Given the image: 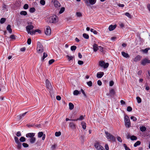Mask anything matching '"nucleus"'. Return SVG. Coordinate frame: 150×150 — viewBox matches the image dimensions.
Returning a JSON list of instances; mask_svg holds the SVG:
<instances>
[{
    "label": "nucleus",
    "mask_w": 150,
    "mask_h": 150,
    "mask_svg": "<svg viewBox=\"0 0 150 150\" xmlns=\"http://www.w3.org/2000/svg\"><path fill=\"white\" fill-rule=\"evenodd\" d=\"M47 21L50 23H56L58 22V17L56 15H54L47 18Z\"/></svg>",
    "instance_id": "1"
},
{
    "label": "nucleus",
    "mask_w": 150,
    "mask_h": 150,
    "mask_svg": "<svg viewBox=\"0 0 150 150\" xmlns=\"http://www.w3.org/2000/svg\"><path fill=\"white\" fill-rule=\"evenodd\" d=\"M45 85L47 90L49 91L50 94H52L54 93L53 90L51 83L48 79H46L45 82Z\"/></svg>",
    "instance_id": "2"
},
{
    "label": "nucleus",
    "mask_w": 150,
    "mask_h": 150,
    "mask_svg": "<svg viewBox=\"0 0 150 150\" xmlns=\"http://www.w3.org/2000/svg\"><path fill=\"white\" fill-rule=\"evenodd\" d=\"M105 133L106 136V137L109 141L113 142L116 141L115 138L113 135L106 131H105Z\"/></svg>",
    "instance_id": "3"
},
{
    "label": "nucleus",
    "mask_w": 150,
    "mask_h": 150,
    "mask_svg": "<svg viewBox=\"0 0 150 150\" xmlns=\"http://www.w3.org/2000/svg\"><path fill=\"white\" fill-rule=\"evenodd\" d=\"M37 50L38 53H41L43 52V46L42 44L39 42L37 43Z\"/></svg>",
    "instance_id": "4"
},
{
    "label": "nucleus",
    "mask_w": 150,
    "mask_h": 150,
    "mask_svg": "<svg viewBox=\"0 0 150 150\" xmlns=\"http://www.w3.org/2000/svg\"><path fill=\"white\" fill-rule=\"evenodd\" d=\"M124 121L126 127H129L130 126V122L129 117L127 115L125 116Z\"/></svg>",
    "instance_id": "5"
},
{
    "label": "nucleus",
    "mask_w": 150,
    "mask_h": 150,
    "mask_svg": "<svg viewBox=\"0 0 150 150\" xmlns=\"http://www.w3.org/2000/svg\"><path fill=\"white\" fill-rule=\"evenodd\" d=\"M94 146L97 150H105L104 148L100 145L98 142H97L95 143Z\"/></svg>",
    "instance_id": "6"
},
{
    "label": "nucleus",
    "mask_w": 150,
    "mask_h": 150,
    "mask_svg": "<svg viewBox=\"0 0 150 150\" xmlns=\"http://www.w3.org/2000/svg\"><path fill=\"white\" fill-rule=\"evenodd\" d=\"M84 1L87 6H89L90 4L93 5L95 4L96 0H84Z\"/></svg>",
    "instance_id": "7"
},
{
    "label": "nucleus",
    "mask_w": 150,
    "mask_h": 150,
    "mask_svg": "<svg viewBox=\"0 0 150 150\" xmlns=\"http://www.w3.org/2000/svg\"><path fill=\"white\" fill-rule=\"evenodd\" d=\"M99 65L100 67L105 69L108 67L109 66V64L108 63H105L104 61H101L99 62Z\"/></svg>",
    "instance_id": "8"
},
{
    "label": "nucleus",
    "mask_w": 150,
    "mask_h": 150,
    "mask_svg": "<svg viewBox=\"0 0 150 150\" xmlns=\"http://www.w3.org/2000/svg\"><path fill=\"white\" fill-rule=\"evenodd\" d=\"M34 28V26L31 25H29L26 27V30L27 33H28Z\"/></svg>",
    "instance_id": "9"
},
{
    "label": "nucleus",
    "mask_w": 150,
    "mask_h": 150,
    "mask_svg": "<svg viewBox=\"0 0 150 150\" xmlns=\"http://www.w3.org/2000/svg\"><path fill=\"white\" fill-rule=\"evenodd\" d=\"M53 4L55 7L57 8H58L61 6L60 4L57 0H54L53 1Z\"/></svg>",
    "instance_id": "10"
},
{
    "label": "nucleus",
    "mask_w": 150,
    "mask_h": 150,
    "mask_svg": "<svg viewBox=\"0 0 150 150\" xmlns=\"http://www.w3.org/2000/svg\"><path fill=\"white\" fill-rule=\"evenodd\" d=\"M45 33L47 35H49L51 33V29L50 26L47 27L46 30H45Z\"/></svg>",
    "instance_id": "11"
},
{
    "label": "nucleus",
    "mask_w": 150,
    "mask_h": 150,
    "mask_svg": "<svg viewBox=\"0 0 150 150\" xmlns=\"http://www.w3.org/2000/svg\"><path fill=\"white\" fill-rule=\"evenodd\" d=\"M147 63H150V60L146 59H145L142 61L141 64L143 65H145Z\"/></svg>",
    "instance_id": "12"
},
{
    "label": "nucleus",
    "mask_w": 150,
    "mask_h": 150,
    "mask_svg": "<svg viewBox=\"0 0 150 150\" xmlns=\"http://www.w3.org/2000/svg\"><path fill=\"white\" fill-rule=\"evenodd\" d=\"M35 135V133H30L27 134L26 135V136L27 137L32 138L34 137Z\"/></svg>",
    "instance_id": "13"
},
{
    "label": "nucleus",
    "mask_w": 150,
    "mask_h": 150,
    "mask_svg": "<svg viewBox=\"0 0 150 150\" xmlns=\"http://www.w3.org/2000/svg\"><path fill=\"white\" fill-rule=\"evenodd\" d=\"M104 74L103 72H98L97 74V77L98 78H100L103 76Z\"/></svg>",
    "instance_id": "14"
},
{
    "label": "nucleus",
    "mask_w": 150,
    "mask_h": 150,
    "mask_svg": "<svg viewBox=\"0 0 150 150\" xmlns=\"http://www.w3.org/2000/svg\"><path fill=\"white\" fill-rule=\"evenodd\" d=\"M70 127L72 129H76V125L73 122H70L69 124Z\"/></svg>",
    "instance_id": "15"
},
{
    "label": "nucleus",
    "mask_w": 150,
    "mask_h": 150,
    "mask_svg": "<svg viewBox=\"0 0 150 150\" xmlns=\"http://www.w3.org/2000/svg\"><path fill=\"white\" fill-rule=\"evenodd\" d=\"M121 53L122 56L125 58H128L129 57V56L128 53H125L124 52H122Z\"/></svg>",
    "instance_id": "16"
},
{
    "label": "nucleus",
    "mask_w": 150,
    "mask_h": 150,
    "mask_svg": "<svg viewBox=\"0 0 150 150\" xmlns=\"http://www.w3.org/2000/svg\"><path fill=\"white\" fill-rule=\"evenodd\" d=\"M7 30L10 33H11L12 32V30L11 28V26L10 25H8L6 27Z\"/></svg>",
    "instance_id": "17"
},
{
    "label": "nucleus",
    "mask_w": 150,
    "mask_h": 150,
    "mask_svg": "<svg viewBox=\"0 0 150 150\" xmlns=\"http://www.w3.org/2000/svg\"><path fill=\"white\" fill-rule=\"evenodd\" d=\"M35 140L36 138L34 137H32L29 139L30 142L32 144L34 143L35 141Z\"/></svg>",
    "instance_id": "18"
},
{
    "label": "nucleus",
    "mask_w": 150,
    "mask_h": 150,
    "mask_svg": "<svg viewBox=\"0 0 150 150\" xmlns=\"http://www.w3.org/2000/svg\"><path fill=\"white\" fill-rule=\"evenodd\" d=\"M93 51L95 52H96L98 50V45L96 44H94L93 45Z\"/></svg>",
    "instance_id": "19"
},
{
    "label": "nucleus",
    "mask_w": 150,
    "mask_h": 150,
    "mask_svg": "<svg viewBox=\"0 0 150 150\" xmlns=\"http://www.w3.org/2000/svg\"><path fill=\"white\" fill-rule=\"evenodd\" d=\"M116 26L115 25H111L109 26V30L110 31H112L114 30L116 28Z\"/></svg>",
    "instance_id": "20"
},
{
    "label": "nucleus",
    "mask_w": 150,
    "mask_h": 150,
    "mask_svg": "<svg viewBox=\"0 0 150 150\" xmlns=\"http://www.w3.org/2000/svg\"><path fill=\"white\" fill-rule=\"evenodd\" d=\"M141 59V57L140 55L137 56L134 59V61L135 62H137V61L140 60Z\"/></svg>",
    "instance_id": "21"
},
{
    "label": "nucleus",
    "mask_w": 150,
    "mask_h": 150,
    "mask_svg": "<svg viewBox=\"0 0 150 150\" xmlns=\"http://www.w3.org/2000/svg\"><path fill=\"white\" fill-rule=\"evenodd\" d=\"M69 109L70 110H72L74 108V105L73 103H69Z\"/></svg>",
    "instance_id": "22"
},
{
    "label": "nucleus",
    "mask_w": 150,
    "mask_h": 150,
    "mask_svg": "<svg viewBox=\"0 0 150 150\" xmlns=\"http://www.w3.org/2000/svg\"><path fill=\"white\" fill-rule=\"evenodd\" d=\"M150 48H146L144 50H142V51L145 54H146L148 52V51L149 50Z\"/></svg>",
    "instance_id": "23"
},
{
    "label": "nucleus",
    "mask_w": 150,
    "mask_h": 150,
    "mask_svg": "<svg viewBox=\"0 0 150 150\" xmlns=\"http://www.w3.org/2000/svg\"><path fill=\"white\" fill-rule=\"evenodd\" d=\"M141 142L140 141H137L134 144V146L136 147L138 145H140L141 144Z\"/></svg>",
    "instance_id": "24"
},
{
    "label": "nucleus",
    "mask_w": 150,
    "mask_h": 150,
    "mask_svg": "<svg viewBox=\"0 0 150 150\" xmlns=\"http://www.w3.org/2000/svg\"><path fill=\"white\" fill-rule=\"evenodd\" d=\"M81 125L82 126V128L84 129H86V127L85 123L84 122H82L81 123Z\"/></svg>",
    "instance_id": "25"
},
{
    "label": "nucleus",
    "mask_w": 150,
    "mask_h": 150,
    "mask_svg": "<svg viewBox=\"0 0 150 150\" xmlns=\"http://www.w3.org/2000/svg\"><path fill=\"white\" fill-rule=\"evenodd\" d=\"M140 130L142 132H145L146 130V128L145 127L142 126L140 127Z\"/></svg>",
    "instance_id": "26"
},
{
    "label": "nucleus",
    "mask_w": 150,
    "mask_h": 150,
    "mask_svg": "<svg viewBox=\"0 0 150 150\" xmlns=\"http://www.w3.org/2000/svg\"><path fill=\"white\" fill-rule=\"evenodd\" d=\"M83 36L84 38L86 39H88L89 38L88 35L86 33H83Z\"/></svg>",
    "instance_id": "27"
},
{
    "label": "nucleus",
    "mask_w": 150,
    "mask_h": 150,
    "mask_svg": "<svg viewBox=\"0 0 150 150\" xmlns=\"http://www.w3.org/2000/svg\"><path fill=\"white\" fill-rule=\"evenodd\" d=\"M35 9L34 7L31 8L29 10V11L31 13H33L35 12Z\"/></svg>",
    "instance_id": "28"
},
{
    "label": "nucleus",
    "mask_w": 150,
    "mask_h": 150,
    "mask_svg": "<svg viewBox=\"0 0 150 150\" xmlns=\"http://www.w3.org/2000/svg\"><path fill=\"white\" fill-rule=\"evenodd\" d=\"M20 141L21 142H23L25 141V138L23 137H21L20 139Z\"/></svg>",
    "instance_id": "29"
},
{
    "label": "nucleus",
    "mask_w": 150,
    "mask_h": 150,
    "mask_svg": "<svg viewBox=\"0 0 150 150\" xmlns=\"http://www.w3.org/2000/svg\"><path fill=\"white\" fill-rule=\"evenodd\" d=\"M137 139V138L136 136L134 135H132L131 136V139L132 140H136Z\"/></svg>",
    "instance_id": "30"
},
{
    "label": "nucleus",
    "mask_w": 150,
    "mask_h": 150,
    "mask_svg": "<svg viewBox=\"0 0 150 150\" xmlns=\"http://www.w3.org/2000/svg\"><path fill=\"white\" fill-rule=\"evenodd\" d=\"M17 145V148L18 149H21V143L19 142L18 143H16Z\"/></svg>",
    "instance_id": "31"
},
{
    "label": "nucleus",
    "mask_w": 150,
    "mask_h": 150,
    "mask_svg": "<svg viewBox=\"0 0 150 150\" xmlns=\"http://www.w3.org/2000/svg\"><path fill=\"white\" fill-rule=\"evenodd\" d=\"M6 19L4 18H2L0 20V23L1 24L4 23L6 21Z\"/></svg>",
    "instance_id": "32"
},
{
    "label": "nucleus",
    "mask_w": 150,
    "mask_h": 150,
    "mask_svg": "<svg viewBox=\"0 0 150 150\" xmlns=\"http://www.w3.org/2000/svg\"><path fill=\"white\" fill-rule=\"evenodd\" d=\"M27 112H25L22 114H20L19 115V119L20 120L21 119L22 117H24L25 115V114H26Z\"/></svg>",
    "instance_id": "33"
},
{
    "label": "nucleus",
    "mask_w": 150,
    "mask_h": 150,
    "mask_svg": "<svg viewBox=\"0 0 150 150\" xmlns=\"http://www.w3.org/2000/svg\"><path fill=\"white\" fill-rule=\"evenodd\" d=\"M20 13L21 15L25 16L27 14V12L25 11H22Z\"/></svg>",
    "instance_id": "34"
},
{
    "label": "nucleus",
    "mask_w": 150,
    "mask_h": 150,
    "mask_svg": "<svg viewBox=\"0 0 150 150\" xmlns=\"http://www.w3.org/2000/svg\"><path fill=\"white\" fill-rule=\"evenodd\" d=\"M65 11V8L64 7H62L60 9V10L59 12V14L62 13Z\"/></svg>",
    "instance_id": "35"
},
{
    "label": "nucleus",
    "mask_w": 150,
    "mask_h": 150,
    "mask_svg": "<svg viewBox=\"0 0 150 150\" xmlns=\"http://www.w3.org/2000/svg\"><path fill=\"white\" fill-rule=\"evenodd\" d=\"M76 49V47L75 46H72L71 47V51H75Z\"/></svg>",
    "instance_id": "36"
},
{
    "label": "nucleus",
    "mask_w": 150,
    "mask_h": 150,
    "mask_svg": "<svg viewBox=\"0 0 150 150\" xmlns=\"http://www.w3.org/2000/svg\"><path fill=\"white\" fill-rule=\"evenodd\" d=\"M87 84L89 87H91L92 85V83L91 81H89L87 82Z\"/></svg>",
    "instance_id": "37"
},
{
    "label": "nucleus",
    "mask_w": 150,
    "mask_h": 150,
    "mask_svg": "<svg viewBox=\"0 0 150 150\" xmlns=\"http://www.w3.org/2000/svg\"><path fill=\"white\" fill-rule=\"evenodd\" d=\"M43 133L42 132H40L38 134V136L39 137H41L43 135Z\"/></svg>",
    "instance_id": "38"
},
{
    "label": "nucleus",
    "mask_w": 150,
    "mask_h": 150,
    "mask_svg": "<svg viewBox=\"0 0 150 150\" xmlns=\"http://www.w3.org/2000/svg\"><path fill=\"white\" fill-rule=\"evenodd\" d=\"M67 58L68 59L69 61H70L71 60H72L73 58V56H70L68 55L67 56Z\"/></svg>",
    "instance_id": "39"
},
{
    "label": "nucleus",
    "mask_w": 150,
    "mask_h": 150,
    "mask_svg": "<svg viewBox=\"0 0 150 150\" xmlns=\"http://www.w3.org/2000/svg\"><path fill=\"white\" fill-rule=\"evenodd\" d=\"M125 15L130 18H132L131 15L128 12L126 13L125 14Z\"/></svg>",
    "instance_id": "40"
},
{
    "label": "nucleus",
    "mask_w": 150,
    "mask_h": 150,
    "mask_svg": "<svg viewBox=\"0 0 150 150\" xmlns=\"http://www.w3.org/2000/svg\"><path fill=\"white\" fill-rule=\"evenodd\" d=\"M47 54L45 53H44L43 56L42 58V60H43L45 58L47 57Z\"/></svg>",
    "instance_id": "41"
},
{
    "label": "nucleus",
    "mask_w": 150,
    "mask_h": 150,
    "mask_svg": "<svg viewBox=\"0 0 150 150\" xmlns=\"http://www.w3.org/2000/svg\"><path fill=\"white\" fill-rule=\"evenodd\" d=\"M137 100V102L138 103H140L142 102L141 98L139 97H137L136 98Z\"/></svg>",
    "instance_id": "42"
},
{
    "label": "nucleus",
    "mask_w": 150,
    "mask_h": 150,
    "mask_svg": "<svg viewBox=\"0 0 150 150\" xmlns=\"http://www.w3.org/2000/svg\"><path fill=\"white\" fill-rule=\"evenodd\" d=\"M61 135V132H56L55 133V135L56 137H59Z\"/></svg>",
    "instance_id": "43"
},
{
    "label": "nucleus",
    "mask_w": 150,
    "mask_h": 150,
    "mask_svg": "<svg viewBox=\"0 0 150 150\" xmlns=\"http://www.w3.org/2000/svg\"><path fill=\"white\" fill-rule=\"evenodd\" d=\"M57 147V145L56 144H54L51 147V149L52 150H54L55 149L56 147Z\"/></svg>",
    "instance_id": "44"
},
{
    "label": "nucleus",
    "mask_w": 150,
    "mask_h": 150,
    "mask_svg": "<svg viewBox=\"0 0 150 150\" xmlns=\"http://www.w3.org/2000/svg\"><path fill=\"white\" fill-rule=\"evenodd\" d=\"M123 146L124 147L125 150H131L127 146L126 144H123Z\"/></svg>",
    "instance_id": "45"
},
{
    "label": "nucleus",
    "mask_w": 150,
    "mask_h": 150,
    "mask_svg": "<svg viewBox=\"0 0 150 150\" xmlns=\"http://www.w3.org/2000/svg\"><path fill=\"white\" fill-rule=\"evenodd\" d=\"M14 140L16 143H18L19 142H20L19 141V140L18 138V137H15Z\"/></svg>",
    "instance_id": "46"
},
{
    "label": "nucleus",
    "mask_w": 150,
    "mask_h": 150,
    "mask_svg": "<svg viewBox=\"0 0 150 150\" xmlns=\"http://www.w3.org/2000/svg\"><path fill=\"white\" fill-rule=\"evenodd\" d=\"M40 3L42 5L44 6L45 5V2L44 0H40Z\"/></svg>",
    "instance_id": "47"
},
{
    "label": "nucleus",
    "mask_w": 150,
    "mask_h": 150,
    "mask_svg": "<svg viewBox=\"0 0 150 150\" xmlns=\"http://www.w3.org/2000/svg\"><path fill=\"white\" fill-rule=\"evenodd\" d=\"M35 30H31L28 33L30 34L31 35H33L35 34Z\"/></svg>",
    "instance_id": "48"
},
{
    "label": "nucleus",
    "mask_w": 150,
    "mask_h": 150,
    "mask_svg": "<svg viewBox=\"0 0 150 150\" xmlns=\"http://www.w3.org/2000/svg\"><path fill=\"white\" fill-rule=\"evenodd\" d=\"M132 110V108L130 106H128L127 108V110L128 112H131Z\"/></svg>",
    "instance_id": "49"
},
{
    "label": "nucleus",
    "mask_w": 150,
    "mask_h": 150,
    "mask_svg": "<svg viewBox=\"0 0 150 150\" xmlns=\"http://www.w3.org/2000/svg\"><path fill=\"white\" fill-rule=\"evenodd\" d=\"M28 5L27 4H25L23 8L24 9H27L28 8Z\"/></svg>",
    "instance_id": "50"
},
{
    "label": "nucleus",
    "mask_w": 150,
    "mask_h": 150,
    "mask_svg": "<svg viewBox=\"0 0 150 150\" xmlns=\"http://www.w3.org/2000/svg\"><path fill=\"white\" fill-rule=\"evenodd\" d=\"M131 120H132L134 121H136L137 120V118L134 116H132L130 117Z\"/></svg>",
    "instance_id": "51"
},
{
    "label": "nucleus",
    "mask_w": 150,
    "mask_h": 150,
    "mask_svg": "<svg viewBox=\"0 0 150 150\" xmlns=\"http://www.w3.org/2000/svg\"><path fill=\"white\" fill-rule=\"evenodd\" d=\"M81 92L80 91H79L77 90H75L73 92V94H80Z\"/></svg>",
    "instance_id": "52"
},
{
    "label": "nucleus",
    "mask_w": 150,
    "mask_h": 150,
    "mask_svg": "<svg viewBox=\"0 0 150 150\" xmlns=\"http://www.w3.org/2000/svg\"><path fill=\"white\" fill-rule=\"evenodd\" d=\"M10 38L11 39L15 40L16 39L15 36L14 35H11L10 36Z\"/></svg>",
    "instance_id": "53"
},
{
    "label": "nucleus",
    "mask_w": 150,
    "mask_h": 150,
    "mask_svg": "<svg viewBox=\"0 0 150 150\" xmlns=\"http://www.w3.org/2000/svg\"><path fill=\"white\" fill-rule=\"evenodd\" d=\"M54 59H51L49 61V64L50 65V64H52V63H53L54 62Z\"/></svg>",
    "instance_id": "54"
},
{
    "label": "nucleus",
    "mask_w": 150,
    "mask_h": 150,
    "mask_svg": "<svg viewBox=\"0 0 150 150\" xmlns=\"http://www.w3.org/2000/svg\"><path fill=\"white\" fill-rule=\"evenodd\" d=\"M22 145L24 147H27L28 146V144L25 143H23Z\"/></svg>",
    "instance_id": "55"
},
{
    "label": "nucleus",
    "mask_w": 150,
    "mask_h": 150,
    "mask_svg": "<svg viewBox=\"0 0 150 150\" xmlns=\"http://www.w3.org/2000/svg\"><path fill=\"white\" fill-rule=\"evenodd\" d=\"M78 63L80 65H81L83 64V61L81 60H79L78 62Z\"/></svg>",
    "instance_id": "56"
},
{
    "label": "nucleus",
    "mask_w": 150,
    "mask_h": 150,
    "mask_svg": "<svg viewBox=\"0 0 150 150\" xmlns=\"http://www.w3.org/2000/svg\"><path fill=\"white\" fill-rule=\"evenodd\" d=\"M117 140L120 142L121 143L122 142V140L121 138L120 137H118L117 138Z\"/></svg>",
    "instance_id": "57"
},
{
    "label": "nucleus",
    "mask_w": 150,
    "mask_h": 150,
    "mask_svg": "<svg viewBox=\"0 0 150 150\" xmlns=\"http://www.w3.org/2000/svg\"><path fill=\"white\" fill-rule=\"evenodd\" d=\"M31 39L30 38H28V39L27 42L28 45H30L31 43Z\"/></svg>",
    "instance_id": "58"
},
{
    "label": "nucleus",
    "mask_w": 150,
    "mask_h": 150,
    "mask_svg": "<svg viewBox=\"0 0 150 150\" xmlns=\"http://www.w3.org/2000/svg\"><path fill=\"white\" fill-rule=\"evenodd\" d=\"M105 147L106 150H109V148L107 144H106L105 145Z\"/></svg>",
    "instance_id": "59"
},
{
    "label": "nucleus",
    "mask_w": 150,
    "mask_h": 150,
    "mask_svg": "<svg viewBox=\"0 0 150 150\" xmlns=\"http://www.w3.org/2000/svg\"><path fill=\"white\" fill-rule=\"evenodd\" d=\"M16 135L17 137H20L21 136V134L20 131H18L16 133Z\"/></svg>",
    "instance_id": "60"
},
{
    "label": "nucleus",
    "mask_w": 150,
    "mask_h": 150,
    "mask_svg": "<svg viewBox=\"0 0 150 150\" xmlns=\"http://www.w3.org/2000/svg\"><path fill=\"white\" fill-rule=\"evenodd\" d=\"M76 15L77 17H80L81 16V14L80 13L77 12L76 13Z\"/></svg>",
    "instance_id": "61"
},
{
    "label": "nucleus",
    "mask_w": 150,
    "mask_h": 150,
    "mask_svg": "<svg viewBox=\"0 0 150 150\" xmlns=\"http://www.w3.org/2000/svg\"><path fill=\"white\" fill-rule=\"evenodd\" d=\"M56 99L58 100H61V98L60 96H58L56 97Z\"/></svg>",
    "instance_id": "62"
},
{
    "label": "nucleus",
    "mask_w": 150,
    "mask_h": 150,
    "mask_svg": "<svg viewBox=\"0 0 150 150\" xmlns=\"http://www.w3.org/2000/svg\"><path fill=\"white\" fill-rule=\"evenodd\" d=\"M84 119V117L82 115H81L78 118L79 120H81Z\"/></svg>",
    "instance_id": "63"
},
{
    "label": "nucleus",
    "mask_w": 150,
    "mask_h": 150,
    "mask_svg": "<svg viewBox=\"0 0 150 150\" xmlns=\"http://www.w3.org/2000/svg\"><path fill=\"white\" fill-rule=\"evenodd\" d=\"M97 84L99 86H101L102 85V83L100 80H99L97 81Z\"/></svg>",
    "instance_id": "64"
}]
</instances>
